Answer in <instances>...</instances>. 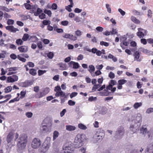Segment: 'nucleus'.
Returning <instances> with one entry per match:
<instances>
[{
	"mask_svg": "<svg viewBox=\"0 0 153 153\" xmlns=\"http://www.w3.org/2000/svg\"><path fill=\"white\" fill-rule=\"evenodd\" d=\"M27 136L25 134H22L20 136L17 143V146L19 149L22 150L25 148L27 142Z\"/></svg>",
	"mask_w": 153,
	"mask_h": 153,
	"instance_id": "obj_1",
	"label": "nucleus"
},
{
	"mask_svg": "<svg viewBox=\"0 0 153 153\" xmlns=\"http://www.w3.org/2000/svg\"><path fill=\"white\" fill-rule=\"evenodd\" d=\"M14 136L15 137L14 140L16 141L19 137L18 134L16 133L15 134L12 131L9 132L6 137V141L8 143H12V142L13 140Z\"/></svg>",
	"mask_w": 153,
	"mask_h": 153,
	"instance_id": "obj_2",
	"label": "nucleus"
},
{
	"mask_svg": "<svg viewBox=\"0 0 153 153\" xmlns=\"http://www.w3.org/2000/svg\"><path fill=\"white\" fill-rule=\"evenodd\" d=\"M54 91L56 92L55 96L56 97H67L68 95L66 94L62 90L60 86H56L54 88Z\"/></svg>",
	"mask_w": 153,
	"mask_h": 153,
	"instance_id": "obj_3",
	"label": "nucleus"
},
{
	"mask_svg": "<svg viewBox=\"0 0 153 153\" xmlns=\"http://www.w3.org/2000/svg\"><path fill=\"white\" fill-rule=\"evenodd\" d=\"M50 144L49 142H48L47 140H45L40 149V152L41 153H45L49 149Z\"/></svg>",
	"mask_w": 153,
	"mask_h": 153,
	"instance_id": "obj_4",
	"label": "nucleus"
},
{
	"mask_svg": "<svg viewBox=\"0 0 153 153\" xmlns=\"http://www.w3.org/2000/svg\"><path fill=\"white\" fill-rule=\"evenodd\" d=\"M41 144V141L39 138H34L31 143V146L33 149H37L39 147Z\"/></svg>",
	"mask_w": 153,
	"mask_h": 153,
	"instance_id": "obj_5",
	"label": "nucleus"
},
{
	"mask_svg": "<svg viewBox=\"0 0 153 153\" xmlns=\"http://www.w3.org/2000/svg\"><path fill=\"white\" fill-rule=\"evenodd\" d=\"M63 149L64 150V153H72L73 151L72 146L67 143L65 144L63 146Z\"/></svg>",
	"mask_w": 153,
	"mask_h": 153,
	"instance_id": "obj_6",
	"label": "nucleus"
},
{
	"mask_svg": "<svg viewBox=\"0 0 153 153\" xmlns=\"http://www.w3.org/2000/svg\"><path fill=\"white\" fill-rule=\"evenodd\" d=\"M138 32L137 33V35L139 38H143L147 35V31L146 30L141 28H138Z\"/></svg>",
	"mask_w": 153,
	"mask_h": 153,
	"instance_id": "obj_7",
	"label": "nucleus"
},
{
	"mask_svg": "<svg viewBox=\"0 0 153 153\" xmlns=\"http://www.w3.org/2000/svg\"><path fill=\"white\" fill-rule=\"evenodd\" d=\"M50 91V89L48 87H46L45 88L42 92H40L39 94H37L36 95V98H40L45 96Z\"/></svg>",
	"mask_w": 153,
	"mask_h": 153,
	"instance_id": "obj_8",
	"label": "nucleus"
},
{
	"mask_svg": "<svg viewBox=\"0 0 153 153\" xmlns=\"http://www.w3.org/2000/svg\"><path fill=\"white\" fill-rule=\"evenodd\" d=\"M146 125H143L140 129L141 133L143 134L147 135L148 138H150V137H152V133L149 131H147V129L146 127H145Z\"/></svg>",
	"mask_w": 153,
	"mask_h": 153,
	"instance_id": "obj_9",
	"label": "nucleus"
},
{
	"mask_svg": "<svg viewBox=\"0 0 153 153\" xmlns=\"http://www.w3.org/2000/svg\"><path fill=\"white\" fill-rule=\"evenodd\" d=\"M18 79V76L16 75H13L7 77V82L8 83L13 82L17 81Z\"/></svg>",
	"mask_w": 153,
	"mask_h": 153,
	"instance_id": "obj_10",
	"label": "nucleus"
},
{
	"mask_svg": "<svg viewBox=\"0 0 153 153\" xmlns=\"http://www.w3.org/2000/svg\"><path fill=\"white\" fill-rule=\"evenodd\" d=\"M141 53L139 51H135L134 53V61L136 60L137 62H140L141 60V58L140 57Z\"/></svg>",
	"mask_w": 153,
	"mask_h": 153,
	"instance_id": "obj_11",
	"label": "nucleus"
},
{
	"mask_svg": "<svg viewBox=\"0 0 153 153\" xmlns=\"http://www.w3.org/2000/svg\"><path fill=\"white\" fill-rule=\"evenodd\" d=\"M126 80L125 79H121L118 81V85L117 86V88L118 89H121L122 88V85L124 84L127 82Z\"/></svg>",
	"mask_w": 153,
	"mask_h": 153,
	"instance_id": "obj_12",
	"label": "nucleus"
},
{
	"mask_svg": "<svg viewBox=\"0 0 153 153\" xmlns=\"http://www.w3.org/2000/svg\"><path fill=\"white\" fill-rule=\"evenodd\" d=\"M63 37L65 38L69 39L73 41H75L77 39V37L72 34L68 33H65L63 36Z\"/></svg>",
	"mask_w": 153,
	"mask_h": 153,
	"instance_id": "obj_13",
	"label": "nucleus"
},
{
	"mask_svg": "<svg viewBox=\"0 0 153 153\" xmlns=\"http://www.w3.org/2000/svg\"><path fill=\"white\" fill-rule=\"evenodd\" d=\"M16 67H13L9 68H8V71H9L7 74V75H10L13 74H16V71L17 70Z\"/></svg>",
	"mask_w": 153,
	"mask_h": 153,
	"instance_id": "obj_14",
	"label": "nucleus"
},
{
	"mask_svg": "<svg viewBox=\"0 0 153 153\" xmlns=\"http://www.w3.org/2000/svg\"><path fill=\"white\" fill-rule=\"evenodd\" d=\"M7 30L13 33H15L17 31H19V30L17 28H15L13 26H8L6 27Z\"/></svg>",
	"mask_w": 153,
	"mask_h": 153,
	"instance_id": "obj_15",
	"label": "nucleus"
},
{
	"mask_svg": "<svg viewBox=\"0 0 153 153\" xmlns=\"http://www.w3.org/2000/svg\"><path fill=\"white\" fill-rule=\"evenodd\" d=\"M145 153H153V143L150 144L147 146Z\"/></svg>",
	"mask_w": 153,
	"mask_h": 153,
	"instance_id": "obj_16",
	"label": "nucleus"
},
{
	"mask_svg": "<svg viewBox=\"0 0 153 153\" xmlns=\"http://www.w3.org/2000/svg\"><path fill=\"white\" fill-rule=\"evenodd\" d=\"M59 67V70L62 71L66 70L67 69V67L66 64L63 63L62 62H60L57 64Z\"/></svg>",
	"mask_w": 153,
	"mask_h": 153,
	"instance_id": "obj_17",
	"label": "nucleus"
},
{
	"mask_svg": "<svg viewBox=\"0 0 153 153\" xmlns=\"http://www.w3.org/2000/svg\"><path fill=\"white\" fill-rule=\"evenodd\" d=\"M82 134H78L76 135L75 140L76 143H80L82 141Z\"/></svg>",
	"mask_w": 153,
	"mask_h": 153,
	"instance_id": "obj_18",
	"label": "nucleus"
},
{
	"mask_svg": "<svg viewBox=\"0 0 153 153\" xmlns=\"http://www.w3.org/2000/svg\"><path fill=\"white\" fill-rule=\"evenodd\" d=\"M18 49L21 52L25 53L27 51V47L25 46H22L18 48Z\"/></svg>",
	"mask_w": 153,
	"mask_h": 153,
	"instance_id": "obj_19",
	"label": "nucleus"
},
{
	"mask_svg": "<svg viewBox=\"0 0 153 153\" xmlns=\"http://www.w3.org/2000/svg\"><path fill=\"white\" fill-rule=\"evenodd\" d=\"M99 94L101 96H108L109 95H111V93L107 91H104L100 92L99 93Z\"/></svg>",
	"mask_w": 153,
	"mask_h": 153,
	"instance_id": "obj_20",
	"label": "nucleus"
},
{
	"mask_svg": "<svg viewBox=\"0 0 153 153\" xmlns=\"http://www.w3.org/2000/svg\"><path fill=\"white\" fill-rule=\"evenodd\" d=\"M38 39L35 36H30L29 40L32 42H36L38 41Z\"/></svg>",
	"mask_w": 153,
	"mask_h": 153,
	"instance_id": "obj_21",
	"label": "nucleus"
},
{
	"mask_svg": "<svg viewBox=\"0 0 153 153\" xmlns=\"http://www.w3.org/2000/svg\"><path fill=\"white\" fill-rule=\"evenodd\" d=\"M0 10H2L4 11L7 12H9L10 10H13L12 8L10 9L7 8L6 7L4 6H0Z\"/></svg>",
	"mask_w": 153,
	"mask_h": 153,
	"instance_id": "obj_22",
	"label": "nucleus"
},
{
	"mask_svg": "<svg viewBox=\"0 0 153 153\" xmlns=\"http://www.w3.org/2000/svg\"><path fill=\"white\" fill-rule=\"evenodd\" d=\"M66 129L68 131H73L75 130L76 128L74 126L67 125L66 126Z\"/></svg>",
	"mask_w": 153,
	"mask_h": 153,
	"instance_id": "obj_23",
	"label": "nucleus"
},
{
	"mask_svg": "<svg viewBox=\"0 0 153 153\" xmlns=\"http://www.w3.org/2000/svg\"><path fill=\"white\" fill-rule=\"evenodd\" d=\"M33 84V81H27L24 82L23 83V85L24 87H26L31 85Z\"/></svg>",
	"mask_w": 153,
	"mask_h": 153,
	"instance_id": "obj_24",
	"label": "nucleus"
},
{
	"mask_svg": "<svg viewBox=\"0 0 153 153\" xmlns=\"http://www.w3.org/2000/svg\"><path fill=\"white\" fill-rule=\"evenodd\" d=\"M131 19V21L135 23L139 24L140 23V21L134 16H132Z\"/></svg>",
	"mask_w": 153,
	"mask_h": 153,
	"instance_id": "obj_25",
	"label": "nucleus"
},
{
	"mask_svg": "<svg viewBox=\"0 0 153 153\" xmlns=\"http://www.w3.org/2000/svg\"><path fill=\"white\" fill-rule=\"evenodd\" d=\"M30 37V36L27 33H25L22 38V40L23 41H26L29 40Z\"/></svg>",
	"mask_w": 153,
	"mask_h": 153,
	"instance_id": "obj_26",
	"label": "nucleus"
},
{
	"mask_svg": "<svg viewBox=\"0 0 153 153\" xmlns=\"http://www.w3.org/2000/svg\"><path fill=\"white\" fill-rule=\"evenodd\" d=\"M124 128L122 126H120L118 128L117 131V134H120L121 133L124 134Z\"/></svg>",
	"mask_w": 153,
	"mask_h": 153,
	"instance_id": "obj_27",
	"label": "nucleus"
},
{
	"mask_svg": "<svg viewBox=\"0 0 153 153\" xmlns=\"http://www.w3.org/2000/svg\"><path fill=\"white\" fill-rule=\"evenodd\" d=\"M12 89V88L11 86H8L4 89V92L5 93H8L11 92Z\"/></svg>",
	"mask_w": 153,
	"mask_h": 153,
	"instance_id": "obj_28",
	"label": "nucleus"
},
{
	"mask_svg": "<svg viewBox=\"0 0 153 153\" xmlns=\"http://www.w3.org/2000/svg\"><path fill=\"white\" fill-rule=\"evenodd\" d=\"M23 41L21 39H18L16 41V43L17 45H22L23 44Z\"/></svg>",
	"mask_w": 153,
	"mask_h": 153,
	"instance_id": "obj_29",
	"label": "nucleus"
},
{
	"mask_svg": "<svg viewBox=\"0 0 153 153\" xmlns=\"http://www.w3.org/2000/svg\"><path fill=\"white\" fill-rule=\"evenodd\" d=\"M101 85L99 84H94L92 88V91L93 92H94L96 91V90L100 87Z\"/></svg>",
	"mask_w": 153,
	"mask_h": 153,
	"instance_id": "obj_30",
	"label": "nucleus"
},
{
	"mask_svg": "<svg viewBox=\"0 0 153 153\" xmlns=\"http://www.w3.org/2000/svg\"><path fill=\"white\" fill-rule=\"evenodd\" d=\"M59 135V132L56 131H55L53 133V140H55L58 137Z\"/></svg>",
	"mask_w": 153,
	"mask_h": 153,
	"instance_id": "obj_31",
	"label": "nucleus"
},
{
	"mask_svg": "<svg viewBox=\"0 0 153 153\" xmlns=\"http://www.w3.org/2000/svg\"><path fill=\"white\" fill-rule=\"evenodd\" d=\"M29 73L31 75L35 76L36 74V71L33 68H31L29 70Z\"/></svg>",
	"mask_w": 153,
	"mask_h": 153,
	"instance_id": "obj_32",
	"label": "nucleus"
},
{
	"mask_svg": "<svg viewBox=\"0 0 153 153\" xmlns=\"http://www.w3.org/2000/svg\"><path fill=\"white\" fill-rule=\"evenodd\" d=\"M73 64L72 66V68L74 69H77L79 68L80 66L79 63L77 62H75L74 61L73 62Z\"/></svg>",
	"mask_w": 153,
	"mask_h": 153,
	"instance_id": "obj_33",
	"label": "nucleus"
},
{
	"mask_svg": "<svg viewBox=\"0 0 153 153\" xmlns=\"http://www.w3.org/2000/svg\"><path fill=\"white\" fill-rule=\"evenodd\" d=\"M78 126L79 128L82 130H86L87 128V127L82 123L79 124Z\"/></svg>",
	"mask_w": 153,
	"mask_h": 153,
	"instance_id": "obj_34",
	"label": "nucleus"
},
{
	"mask_svg": "<svg viewBox=\"0 0 153 153\" xmlns=\"http://www.w3.org/2000/svg\"><path fill=\"white\" fill-rule=\"evenodd\" d=\"M89 69L88 70V71L89 72L92 74V72H94L95 71L94 67L92 65H90L89 66Z\"/></svg>",
	"mask_w": 153,
	"mask_h": 153,
	"instance_id": "obj_35",
	"label": "nucleus"
},
{
	"mask_svg": "<svg viewBox=\"0 0 153 153\" xmlns=\"http://www.w3.org/2000/svg\"><path fill=\"white\" fill-rule=\"evenodd\" d=\"M22 56L21 55L19 54L17 55V58L19 60L22 61L23 62H26V60L25 59L22 57Z\"/></svg>",
	"mask_w": 153,
	"mask_h": 153,
	"instance_id": "obj_36",
	"label": "nucleus"
},
{
	"mask_svg": "<svg viewBox=\"0 0 153 153\" xmlns=\"http://www.w3.org/2000/svg\"><path fill=\"white\" fill-rule=\"evenodd\" d=\"M128 42H121L120 44V46L123 49H124L125 48V46H128Z\"/></svg>",
	"mask_w": 153,
	"mask_h": 153,
	"instance_id": "obj_37",
	"label": "nucleus"
},
{
	"mask_svg": "<svg viewBox=\"0 0 153 153\" xmlns=\"http://www.w3.org/2000/svg\"><path fill=\"white\" fill-rule=\"evenodd\" d=\"M142 105V103L140 102H136L134 103L133 105L134 108L135 109H137L139 107L141 106Z\"/></svg>",
	"mask_w": 153,
	"mask_h": 153,
	"instance_id": "obj_38",
	"label": "nucleus"
},
{
	"mask_svg": "<svg viewBox=\"0 0 153 153\" xmlns=\"http://www.w3.org/2000/svg\"><path fill=\"white\" fill-rule=\"evenodd\" d=\"M109 58L112 59L113 61L114 62H116L117 61V58L116 57H115L111 54H109L108 56Z\"/></svg>",
	"mask_w": 153,
	"mask_h": 153,
	"instance_id": "obj_39",
	"label": "nucleus"
},
{
	"mask_svg": "<svg viewBox=\"0 0 153 153\" xmlns=\"http://www.w3.org/2000/svg\"><path fill=\"white\" fill-rule=\"evenodd\" d=\"M26 94V92L25 91H21L20 93L21 96L19 98V99H22L24 98Z\"/></svg>",
	"mask_w": 153,
	"mask_h": 153,
	"instance_id": "obj_40",
	"label": "nucleus"
},
{
	"mask_svg": "<svg viewBox=\"0 0 153 153\" xmlns=\"http://www.w3.org/2000/svg\"><path fill=\"white\" fill-rule=\"evenodd\" d=\"M24 5L26 9L27 10H30L31 9L32 7L30 4L27 3H25L24 4Z\"/></svg>",
	"mask_w": 153,
	"mask_h": 153,
	"instance_id": "obj_41",
	"label": "nucleus"
},
{
	"mask_svg": "<svg viewBox=\"0 0 153 153\" xmlns=\"http://www.w3.org/2000/svg\"><path fill=\"white\" fill-rule=\"evenodd\" d=\"M42 24L45 25H49L51 23V22L49 20H44L42 22Z\"/></svg>",
	"mask_w": 153,
	"mask_h": 153,
	"instance_id": "obj_42",
	"label": "nucleus"
},
{
	"mask_svg": "<svg viewBox=\"0 0 153 153\" xmlns=\"http://www.w3.org/2000/svg\"><path fill=\"white\" fill-rule=\"evenodd\" d=\"M101 74V72L100 70H97L95 72V74H92L91 75L93 77H94L96 76H98Z\"/></svg>",
	"mask_w": 153,
	"mask_h": 153,
	"instance_id": "obj_43",
	"label": "nucleus"
},
{
	"mask_svg": "<svg viewBox=\"0 0 153 153\" xmlns=\"http://www.w3.org/2000/svg\"><path fill=\"white\" fill-rule=\"evenodd\" d=\"M42 11V10L39 8H38L36 12L34 13V15L36 16H38L39 14Z\"/></svg>",
	"mask_w": 153,
	"mask_h": 153,
	"instance_id": "obj_44",
	"label": "nucleus"
},
{
	"mask_svg": "<svg viewBox=\"0 0 153 153\" xmlns=\"http://www.w3.org/2000/svg\"><path fill=\"white\" fill-rule=\"evenodd\" d=\"M46 72V70H39L38 72L39 76H41Z\"/></svg>",
	"mask_w": 153,
	"mask_h": 153,
	"instance_id": "obj_45",
	"label": "nucleus"
},
{
	"mask_svg": "<svg viewBox=\"0 0 153 153\" xmlns=\"http://www.w3.org/2000/svg\"><path fill=\"white\" fill-rule=\"evenodd\" d=\"M54 56V54L52 52H49L47 54V56L48 58L51 59L53 58Z\"/></svg>",
	"mask_w": 153,
	"mask_h": 153,
	"instance_id": "obj_46",
	"label": "nucleus"
},
{
	"mask_svg": "<svg viewBox=\"0 0 153 153\" xmlns=\"http://www.w3.org/2000/svg\"><path fill=\"white\" fill-rule=\"evenodd\" d=\"M100 44L101 45H104L105 47H107L109 45V43L104 41H101L100 42Z\"/></svg>",
	"mask_w": 153,
	"mask_h": 153,
	"instance_id": "obj_47",
	"label": "nucleus"
},
{
	"mask_svg": "<svg viewBox=\"0 0 153 153\" xmlns=\"http://www.w3.org/2000/svg\"><path fill=\"white\" fill-rule=\"evenodd\" d=\"M19 98H18V97H17L14 98L13 99L11 100L9 102V103H11L12 102H14L15 101H18L19 100Z\"/></svg>",
	"mask_w": 153,
	"mask_h": 153,
	"instance_id": "obj_48",
	"label": "nucleus"
},
{
	"mask_svg": "<svg viewBox=\"0 0 153 153\" xmlns=\"http://www.w3.org/2000/svg\"><path fill=\"white\" fill-rule=\"evenodd\" d=\"M116 81L113 79L111 80L109 82V84L111 85H112V87L113 85H116Z\"/></svg>",
	"mask_w": 153,
	"mask_h": 153,
	"instance_id": "obj_49",
	"label": "nucleus"
},
{
	"mask_svg": "<svg viewBox=\"0 0 153 153\" xmlns=\"http://www.w3.org/2000/svg\"><path fill=\"white\" fill-rule=\"evenodd\" d=\"M73 7V5L72 4H70L68 5V6L66 7L65 9L67 10L68 12H71L72 11V10L71 7Z\"/></svg>",
	"mask_w": 153,
	"mask_h": 153,
	"instance_id": "obj_50",
	"label": "nucleus"
},
{
	"mask_svg": "<svg viewBox=\"0 0 153 153\" xmlns=\"http://www.w3.org/2000/svg\"><path fill=\"white\" fill-rule=\"evenodd\" d=\"M25 115L28 118H30L32 117L33 114L31 112H27L25 113Z\"/></svg>",
	"mask_w": 153,
	"mask_h": 153,
	"instance_id": "obj_51",
	"label": "nucleus"
},
{
	"mask_svg": "<svg viewBox=\"0 0 153 153\" xmlns=\"http://www.w3.org/2000/svg\"><path fill=\"white\" fill-rule=\"evenodd\" d=\"M114 74L112 72H110L108 74V76L111 79H113L115 77Z\"/></svg>",
	"mask_w": 153,
	"mask_h": 153,
	"instance_id": "obj_52",
	"label": "nucleus"
},
{
	"mask_svg": "<svg viewBox=\"0 0 153 153\" xmlns=\"http://www.w3.org/2000/svg\"><path fill=\"white\" fill-rule=\"evenodd\" d=\"M14 20L11 19H8L7 22V23L8 25H12L14 24Z\"/></svg>",
	"mask_w": 153,
	"mask_h": 153,
	"instance_id": "obj_53",
	"label": "nucleus"
},
{
	"mask_svg": "<svg viewBox=\"0 0 153 153\" xmlns=\"http://www.w3.org/2000/svg\"><path fill=\"white\" fill-rule=\"evenodd\" d=\"M75 34L77 36H80L82 34V32L80 30H77L75 31Z\"/></svg>",
	"mask_w": 153,
	"mask_h": 153,
	"instance_id": "obj_54",
	"label": "nucleus"
},
{
	"mask_svg": "<svg viewBox=\"0 0 153 153\" xmlns=\"http://www.w3.org/2000/svg\"><path fill=\"white\" fill-rule=\"evenodd\" d=\"M44 12L45 13L47 14L49 16H51V12L50 10H44Z\"/></svg>",
	"mask_w": 153,
	"mask_h": 153,
	"instance_id": "obj_55",
	"label": "nucleus"
},
{
	"mask_svg": "<svg viewBox=\"0 0 153 153\" xmlns=\"http://www.w3.org/2000/svg\"><path fill=\"white\" fill-rule=\"evenodd\" d=\"M68 103L69 105L73 106L75 105V102L72 100H70L68 101Z\"/></svg>",
	"mask_w": 153,
	"mask_h": 153,
	"instance_id": "obj_56",
	"label": "nucleus"
},
{
	"mask_svg": "<svg viewBox=\"0 0 153 153\" xmlns=\"http://www.w3.org/2000/svg\"><path fill=\"white\" fill-rule=\"evenodd\" d=\"M27 66H28L30 67L33 68L34 67V64L32 62H28L27 64Z\"/></svg>",
	"mask_w": 153,
	"mask_h": 153,
	"instance_id": "obj_57",
	"label": "nucleus"
},
{
	"mask_svg": "<svg viewBox=\"0 0 153 153\" xmlns=\"http://www.w3.org/2000/svg\"><path fill=\"white\" fill-rule=\"evenodd\" d=\"M68 23L69 22L67 21H64L61 22V24L63 26H67Z\"/></svg>",
	"mask_w": 153,
	"mask_h": 153,
	"instance_id": "obj_58",
	"label": "nucleus"
},
{
	"mask_svg": "<svg viewBox=\"0 0 153 153\" xmlns=\"http://www.w3.org/2000/svg\"><path fill=\"white\" fill-rule=\"evenodd\" d=\"M147 40L144 38L141 39H140V42L141 43L144 45H145L147 44Z\"/></svg>",
	"mask_w": 153,
	"mask_h": 153,
	"instance_id": "obj_59",
	"label": "nucleus"
},
{
	"mask_svg": "<svg viewBox=\"0 0 153 153\" xmlns=\"http://www.w3.org/2000/svg\"><path fill=\"white\" fill-rule=\"evenodd\" d=\"M77 94V93L76 92H73L70 95L71 98H72L73 97L76 96Z\"/></svg>",
	"mask_w": 153,
	"mask_h": 153,
	"instance_id": "obj_60",
	"label": "nucleus"
},
{
	"mask_svg": "<svg viewBox=\"0 0 153 153\" xmlns=\"http://www.w3.org/2000/svg\"><path fill=\"white\" fill-rule=\"evenodd\" d=\"M97 49L95 48H94L92 49L91 50H90L89 51H88L89 52H91L92 53H96L97 52Z\"/></svg>",
	"mask_w": 153,
	"mask_h": 153,
	"instance_id": "obj_61",
	"label": "nucleus"
},
{
	"mask_svg": "<svg viewBox=\"0 0 153 153\" xmlns=\"http://www.w3.org/2000/svg\"><path fill=\"white\" fill-rule=\"evenodd\" d=\"M132 12L134 15H138V16L140 15V12L138 11H137L136 10H132Z\"/></svg>",
	"mask_w": 153,
	"mask_h": 153,
	"instance_id": "obj_62",
	"label": "nucleus"
},
{
	"mask_svg": "<svg viewBox=\"0 0 153 153\" xmlns=\"http://www.w3.org/2000/svg\"><path fill=\"white\" fill-rule=\"evenodd\" d=\"M153 112V108H148L146 111V113L148 114H150Z\"/></svg>",
	"mask_w": 153,
	"mask_h": 153,
	"instance_id": "obj_63",
	"label": "nucleus"
},
{
	"mask_svg": "<svg viewBox=\"0 0 153 153\" xmlns=\"http://www.w3.org/2000/svg\"><path fill=\"white\" fill-rule=\"evenodd\" d=\"M37 45L38 48L39 49H41L43 47L42 43L41 42H38Z\"/></svg>",
	"mask_w": 153,
	"mask_h": 153,
	"instance_id": "obj_64",
	"label": "nucleus"
}]
</instances>
